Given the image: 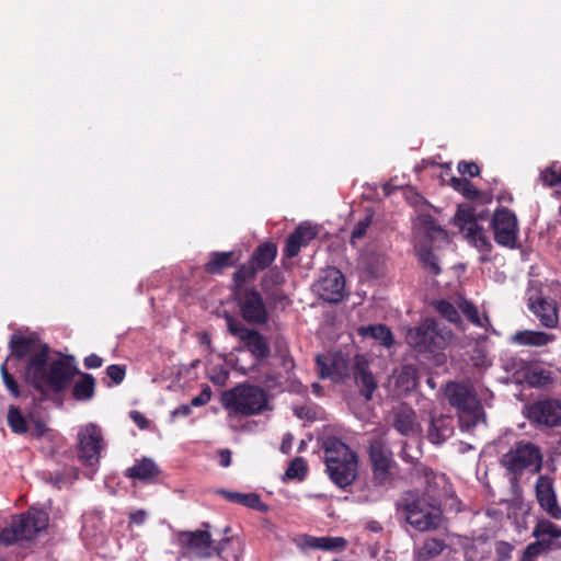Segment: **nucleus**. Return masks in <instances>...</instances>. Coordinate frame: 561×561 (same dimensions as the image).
Here are the masks:
<instances>
[{
  "label": "nucleus",
  "instance_id": "nucleus-62",
  "mask_svg": "<svg viewBox=\"0 0 561 561\" xmlns=\"http://www.w3.org/2000/svg\"><path fill=\"white\" fill-rule=\"evenodd\" d=\"M294 436L290 433L285 434L282 440L280 450L287 454L291 448Z\"/></svg>",
  "mask_w": 561,
  "mask_h": 561
},
{
  "label": "nucleus",
  "instance_id": "nucleus-19",
  "mask_svg": "<svg viewBox=\"0 0 561 561\" xmlns=\"http://www.w3.org/2000/svg\"><path fill=\"white\" fill-rule=\"evenodd\" d=\"M354 379L360 394L367 401L370 400L377 389V382L369 370L367 359L362 355L355 357Z\"/></svg>",
  "mask_w": 561,
  "mask_h": 561
},
{
  "label": "nucleus",
  "instance_id": "nucleus-49",
  "mask_svg": "<svg viewBox=\"0 0 561 561\" xmlns=\"http://www.w3.org/2000/svg\"><path fill=\"white\" fill-rule=\"evenodd\" d=\"M513 546L505 541H499L495 545V554L497 561H508L512 557Z\"/></svg>",
  "mask_w": 561,
  "mask_h": 561
},
{
  "label": "nucleus",
  "instance_id": "nucleus-9",
  "mask_svg": "<svg viewBox=\"0 0 561 561\" xmlns=\"http://www.w3.org/2000/svg\"><path fill=\"white\" fill-rule=\"evenodd\" d=\"M368 453L375 481L382 485L389 483L392 480L391 467L394 460L385 435L376 436L369 442Z\"/></svg>",
  "mask_w": 561,
  "mask_h": 561
},
{
  "label": "nucleus",
  "instance_id": "nucleus-8",
  "mask_svg": "<svg viewBox=\"0 0 561 561\" xmlns=\"http://www.w3.org/2000/svg\"><path fill=\"white\" fill-rule=\"evenodd\" d=\"M104 447L102 433L95 424H87L78 432V458L87 466V477L90 479L96 471L101 451Z\"/></svg>",
  "mask_w": 561,
  "mask_h": 561
},
{
  "label": "nucleus",
  "instance_id": "nucleus-46",
  "mask_svg": "<svg viewBox=\"0 0 561 561\" xmlns=\"http://www.w3.org/2000/svg\"><path fill=\"white\" fill-rule=\"evenodd\" d=\"M453 187L458 192L462 193L467 197H474L477 195L476 188L472 184L466 179L454 178L451 180Z\"/></svg>",
  "mask_w": 561,
  "mask_h": 561
},
{
  "label": "nucleus",
  "instance_id": "nucleus-39",
  "mask_svg": "<svg viewBox=\"0 0 561 561\" xmlns=\"http://www.w3.org/2000/svg\"><path fill=\"white\" fill-rule=\"evenodd\" d=\"M232 252H214L210 260L206 263V271L209 273H219L222 268L232 265Z\"/></svg>",
  "mask_w": 561,
  "mask_h": 561
},
{
  "label": "nucleus",
  "instance_id": "nucleus-32",
  "mask_svg": "<svg viewBox=\"0 0 561 561\" xmlns=\"http://www.w3.org/2000/svg\"><path fill=\"white\" fill-rule=\"evenodd\" d=\"M158 472L157 465L151 459L144 458L127 470V476L142 481H150L158 476Z\"/></svg>",
  "mask_w": 561,
  "mask_h": 561
},
{
  "label": "nucleus",
  "instance_id": "nucleus-14",
  "mask_svg": "<svg viewBox=\"0 0 561 561\" xmlns=\"http://www.w3.org/2000/svg\"><path fill=\"white\" fill-rule=\"evenodd\" d=\"M536 499L539 506L552 518L561 519V506L558 503L552 479L540 476L536 482Z\"/></svg>",
  "mask_w": 561,
  "mask_h": 561
},
{
  "label": "nucleus",
  "instance_id": "nucleus-11",
  "mask_svg": "<svg viewBox=\"0 0 561 561\" xmlns=\"http://www.w3.org/2000/svg\"><path fill=\"white\" fill-rule=\"evenodd\" d=\"M526 416L533 423L554 427L561 424V400L547 398L526 407Z\"/></svg>",
  "mask_w": 561,
  "mask_h": 561
},
{
  "label": "nucleus",
  "instance_id": "nucleus-52",
  "mask_svg": "<svg viewBox=\"0 0 561 561\" xmlns=\"http://www.w3.org/2000/svg\"><path fill=\"white\" fill-rule=\"evenodd\" d=\"M106 374L115 383H121L125 377V369L119 365H110Z\"/></svg>",
  "mask_w": 561,
  "mask_h": 561
},
{
  "label": "nucleus",
  "instance_id": "nucleus-53",
  "mask_svg": "<svg viewBox=\"0 0 561 561\" xmlns=\"http://www.w3.org/2000/svg\"><path fill=\"white\" fill-rule=\"evenodd\" d=\"M458 171L461 174H469L470 176H476L479 174V167L473 162L461 161L458 164Z\"/></svg>",
  "mask_w": 561,
  "mask_h": 561
},
{
  "label": "nucleus",
  "instance_id": "nucleus-37",
  "mask_svg": "<svg viewBox=\"0 0 561 561\" xmlns=\"http://www.w3.org/2000/svg\"><path fill=\"white\" fill-rule=\"evenodd\" d=\"M433 307L448 322L454 323L456 327L461 325L459 312L449 301L435 300L433 301Z\"/></svg>",
  "mask_w": 561,
  "mask_h": 561
},
{
  "label": "nucleus",
  "instance_id": "nucleus-47",
  "mask_svg": "<svg viewBox=\"0 0 561 561\" xmlns=\"http://www.w3.org/2000/svg\"><path fill=\"white\" fill-rule=\"evenodd\" d=\"M370 221H371L370 217L366 216L364 219H362L357 222V225L355 226V228L352 232V236H351V242L353 244H355L357 240H359L364 237V234L367 231V228L370 225Z\"/></svg>",
  "mask_w": 561,
  "mask_h": 561
},
{
  "label": "nucleus",
  "instance_id": "nucleus-38",
  "mask_svg": "<svg viewBox=\"0 0 561 561\" xmlns=\"http://www.w3.org/2000/svg\"><path fill=\"white\" fill-rule=\"evenodd\" d=\"M73 397L78 400H89L94 393V379L91 375L83 377L73 387Z\"/></svg>",
  "mask_w": 561,
  "mask_h": 561
},
{
  "label": "nucleus",
  "instance_id": "nucleus-16",
  "mask_svg": "<svg viewBox=\"0 0 561 561\" xmlns=\"http://www.w3.org/2000/svg\"><path fill=\"white\" fill-rule=\"evenodd\" d=\"M344 287V276L336 268H329L317 284L319 295L329 302L340 301L343 297Z\"/></svg>",
  "mask_w": 561,
  "mask_h": 561
},
{
  "label": "nucleus",
  "instance_id": "nucleus-3",
  "mask_svg": "<svg viewBox=\"0 0 561 561\" xmlns=\"http://www.w3.org/2000/svg\"><path fill=\"white\" fill-rule=\"evenodd\" d=\"M324 462L330 479L340 488L352 484L357 476V457L342 440L329 438L324 443Z\"/></svg>",
  "mask_w": 561,
  "mask_h": 561
},
{
  "label": "nucleus",
  "instance_id": "nucleus-6",
  "mask_svg": "<svg viewBox=\"0 0 561 561\" xmlns=\"http://www.w3.org/2000/svg\"><path fill=\"white\" fill-rule=\"evenodd\" d=\"M402 506L407 522L419 531L434 530L443 522L440 508L423 497L407 496Z\"/></svg>",
  "mask_w": 561,
  "mask_h": 561
},
{
  "label": "nucleus",
  "instance_id": "nucleus-36",
  "mask_svg": "<svg viewBox=\"0 0 561 561\" xmlns=\"http://www.w3.org/2000/svg\"><path fill=\"white\" fill-rule=\"evenodd\" d=\"M8 425L15 434H25L28 431V422L22 415L19 408L11 405L8 410Z\"/></svg>",
  "mask_w": 561,
  "mask_h": 561
},
{
  "label": "nucleus",
  "instance_id": "nucleus-15",
  "mask_svg": "<svg viewBox=\"0 0 561 561\" xmlns=\"http://www.w3.org/2000/svg\"><path fill=\"white\" fill-rule=\"evenodd\" d=\"M242 317L251 323H264L267 320V310L261 295L256 290H247L239 298Z\"/></svg>",
  "mask_w": 561,
  "mask_h": 561
},
{
  "label": "nucleus",
  "instance_id": "nucleus-2",
  "mask_svg": "<svg viewBox=\"0 0 561 561\" xmlns=\"http://www.w3.org/2000/svg\"><path fill=\"white\" fill-rule=\"evenodd\" d=\"M449 404L457 409L461 432L472 434L485 425V413L471 388L460 382H449L445 388Z\"/></svg>",
  "mask_w": 561,
  "mask_h": 561
},
{
  "label": "nucleus",
  "instance_id": "nucleus-23",
  "mask_svg": "<svg viewBox=\"0 0 561 561\" xmlns=\"http://www.w3.org/2000/svg\"><path fill=\"white\" fill-rule=\"evenodd\" d=\"M392 415V425L400 434L410 435L417 432L415 412L410 407L399 405L393 409Z\"/></svg>",
  "mask_w": 561,
  "mask_h": 561
},
{
  "label": "nucleus",
  "instance_id": "nucleus-10",
  "mask_svg": "<svg viewBox=\"0 0 561 561\" xmlns=\"http://www.w3.org/2000/svg\"><path fill=\"white\" fill-rule=\"evenodd\" d=\"M502 465L512 472L526 468L537 471L541 467V455L534 444L520 442L503 456Z\"/></svg>",
  "mask_w": 561,
  "mask_h": 561
},
{
  "label": "nucleus",
  "instance_id": "nucleus-29",
  "mask_svg": "<svg viewBox=\"0 0 561 561\" xmlns=\"http://www.w3.org/2000/svg\"><path fill=\"white\" fill-rule=\"evenodd\" d=\"M446 545L443 540L436 538H427L424 540L422 546L414 551L415 561H428L437 556H439Z\"/></svg>",
  "mask_w": 561,
  "mask_h": 561
},
{
  "label": "nucleus",
  "instance_id": "nucleus-12",
  "mask_svg": "<svg viewBox=\"0 0 561 561\" xmlns=\"http://www.w3.org/2000/svg\"><path fill=\"white\" fill-rule=\"evenodd\" d=\"M495 241L503 247L514 248L518 232L517 220L507 209L495 211L492 219Z\"/></svg>",
  "mask_w": 561,
  "mask_h": 561
},
{
  "label": "nucleus",
  "instance_id": "nucleus-17",
  "mask_svg": "<svg viewBox=\"0 0 561 561\" xmlns=\"http://www.w3.org/2000/svg\"><path fill=\"white\" fill-rule=\"evenodd\" d=\"M317 366L321 378L342 380L348 374L347 359L341 354L318 355Z\"/></svg>",
  "mask_w": 561,
  "mask_h": 561
},
{
  "label": "nucleus",
  "instance_id": "nucleus-44",
  "mask_svg": "<svg viewBox=\"0 0 561 561\" xmlns=\"http://www.w3.org/2000/svg\"><path fill=\"white\" fill-rule=\"evenodd\" d=\"M11 360V357H9L2 365H1V375L2 380L7 389L11 392L12 396L19 397L20 396V389L16 380L13 378V376L8 370V363Z\"/></svg>",
  "mask_w": 561,
  "mask_h": 561
},
{
  "label": "nucleus",
  "instance_id": "nucleus-56",
  "mask_svg": "<svg viewBox=\"0 0 561 561\" xmlns=\"http://www.w3.org/2000/svg\"><path fill=\"white\" fill-rule=\"evenodd\" d=\"M401 458L407 462H414L419 459V451L414 450V453L410 451V445L405 442L401 449Z\"/></svg>",
  "mask_w": 561,
  "mask_h": 561
},
{
  "label": "nucleus",
  "instance_id": "nucleus-4",
  "mask_svg": "<svg viewBox=\"0 0 561 561\" xmlns=\"http://www.w3.org/2000/svg\"><path fill=\"white\" fill-rule=\"evenodd\" d=\"M48 523V513L32 507L20 516H13L10 526L0 530V543L10 546L19 541L32 540L46 530Z\"/></svg>",
  "mask_w": 561,
  "mask_h": 561
},
{
  "label": "nucleus",
  "instance_id": "nucleus-41",
  "mask_svg": "<svg viewBox=\"0 0 561 561\" xmlns=\"http://www.w3.org/2000/svg\"><path fill=\"white\" fill-rule=\"evenodd\" d=\"M417 254L424 267L427 268L431 273L437 275L440 272L437 257L430 249L420 244L417 248Z\"/></svg>",
  "mask_w": 561,
  "mask_h": 561
},
{
  "label": "nucleus",
  "instance_id": "nucleus-5",
  "mask_svg": "<svg viewBox=\"0 0 561 561\" xmlns=\"http://www.w3.org/2000/svg\"><path fill=\"white\" fill-rule=\"evenodd\" d=\"M222 405L230 414L252 415L261 413L267 404L266 394L260 388L240 385L222 393Z\"/></svg>",
  "mask_w": 561,
  "mask_h": 561
},
{
  "label": "nucleus",
  "instance_id": "nucleus-13",
  "mask_svg": "<svg viewBox=\"0 0 561 561\" xmlns=\"http://www.w3.org/2000/svg\"><path fill=\"white\" fill-rule=\"evenodd\" d=\"M457 218L466 239L481 252H489L491 243L469 210H458Z\"/></svg>",
  "mask_w": 561,
  "mask_h": 561
},
{
  "label": "nucleus",
  "instance_id": "nucleus-31",
  "mask_svg": "<svg viewBox=\"0 0 561 561\" xmlns=\"http://www.w3.org/2000/svg\"><path fill=\"white\" fill-rule=\"evenodd\" d=\"M358 333L365 337H371L380 342L381 345L390 347L393 344V335L390 329L383 324L360 327Z\"/></svg>",
  "mask_w": 561,
  "mask_h": 561
},
{
  "label": "nucleus",
  "instance_id": "nucleus-63",
  "mask_svg": "<svg viewBox=\"0 0 561 561\" xmlns=\"http://www.w3.org/2000/svg\"><path fill=\"white\" fill-rule=\"evenodd\" d=\"M131 417L140 428L147 427L148 422L139 412L133 411Z\"/></svg>",
  "mask_w": 561,
  "mask_h": 561
},
{
  "label": "nucleus",
  "instance_id": "nucleus-35",
  "mask_svg": "<svg viewBox=\"0 0 561 561\" xmlns=\"http://www.w3.org/2000/svg\"><path fill=\"white\" fill-rule=\"evenodd\" d=\"M276 247L271 243L260 245L252 255V264L260 271L266 268L276 256Z\"/></svg>",
  "mask_w": 561,
  "mask_h": 561
},
{
  "label": "nucleus",
  "instance_id": "nucleus-54",
  "mask_svg": "<svg viewBox=\"0 0 561 561\" xmlns=\"http://www.w3.org/2000/svg\"><path fill=\"white\" fill-rule=\"evenodd\" d=\"M228 329L233 335H237L240 340H242L244 333L249 331V329L233 321L232 318H228Z\"/></svg>",
  "mask_w": 561,
  "mask_h": 561
},
{
  "label": "nucleus",
  "instance_id": "nucleus-7",
  "mask_svg": "<svg viewBox=\"0 0 561 561\" xmlns=\"http://www.w3.org/2000/svg\"><path fill=\"white\" fill-rule=\"evenodd\" d=\"M451 340L449 332H442L435 319L426 318L405 334L407 343L419 352L443 348Z\"/></svg>",
  "mask_w": 561,
  "mask_h": 561
},
{
  "label": "nucleus",
  "instance_id": "nucleus-24",
  "mask_svg": "<svg viewBox=\"0 0 561 561\" xmlns=\"http://www.w3.org/2000/svg\"><path fill=\"white\" fill-rule=\"evenodd\" d=\"M386 263V255L382 250L377 247L366 248L359 256V265L363 267L369 276L378 277Z\"/></svg>",
  "mask_w": 561,
  "mask_h": 561
},
{
  "label": "nucleus",
  "instance_id": "nucleus-59",
  "mask_svg": "<svg viewBox=\"0 0 561 561\" xmlns=\"http://www.w3.org/2000/svg\"><path fill=\"white\" fill-rule=\"evenodd\" d=\"M191 405L190 404H182L179 408L174 409L171 413V417L175 419L178 416H187L191 414Z\"/></svg>",
  "mask_w": 561,
  "mask_h": 561
},
{
  "label": "nucleus",
  "instance_id": "nucleus-61",
  "mask_svg": "<svg viewBox=\"0 0 561 561\" xmlns=\"http://www.w3.org/2000/svg\"><path fill=\"white\" fill-rule=\"evenodd\" d=\"M305 545L310 548L321 549L322 550V537H306Z\"/></svg>",
  "mask_w": 561,
  "mask_h": 561
},
{
  "label": "nucleus",
  "instance_id": "nucleus-33",
  "mask_svg": "<svg viewBox=\"0 0 561 561\" xmlns=\"http://www.w3.org/2000/svg\"><path fill=\"white\" fill-rule=\"evenodd\" d=\"M524 378L531 387H545L553 382V373L549 369L534 366L525 371Z\"/></svg>",
  "mask_w": 561,
  "mask_h": 561
},
{
  "label": "nucleus",
  "instance_id": "nucleus-64",
  "mask_svg": "<svg viewBox=\"0 0 561 561\" xmlns=\"http://www.w3.org/2000/svg\"><path fill=\"white\" fill-rule=\"evenodd\" d=\"M268 279H271L273 284H279L282 282V276L278 273H272L268 276Z\"/></svg>",
  "mask_w": 561,
  "mask_h": 561
},
{
  "label": "nucleus",
  "instance_id": "nucleus-34",
  "mask_svg": "<svg viewBox=\"0 0 561 561\" xmlns=\"http://www.w3.org/2000/svg\"><path fill=\"white\" fill-rule=\"evenodd\" d=\"M417 385V370L413 365H404L400 368L396 377V386L400 391L409 392L415 389Z\"/></svg>",
  "mask_w": 561,
  "mask_h": 561
},
{
  "label": "nucleus",
  "instance_id": "nucleus-43",
  "mask_svg": "<svg viewBox=\"0 0 561 561\" xmlns=\"http://www.w3.org/2000/svg\"><path fill=\"white\" fill-rule=\"evenodd\" d=\"M540 179L548 186H561V167L557 168L556 164H552L550 168L541 172Z\"/></svg>",
  "mask_w": 561,
  "mask_h": 561
},
{
  "label": "nucleus",
  "instance_id": "nucleus-51",
  "mask_svg": "<svg viewBox=\"0 0 561 561\" xmlns=\"http://www.w3.org/2000/svg\"><path fill=\"white\" fill-rule=\"evenodd\" d=\"M210 398H211V390H210V387L206 385V386H204V388L201 391V393L198 396L194 397L191 400L190 405L191 407H202V405H205L206 403H208Z\"/></svg>",
  "mask_w": 561,
  "mask_h": 561
},
{
  "label": "nucleus",
  "instance_id": "nucleus-20",
  "mask_svg": "<svg viewBox=\"0 0 561 561\" xmlns=\"http://www.w3.org/2000/svg\"><path fill=\"white\" fill-rule=\"evenodd\" d=\"M528 308L539 319L543 327L548 329H554L558 327L559 316L553 300H548L542 297H537L536 299L529 297Z\"/></svg>",
  "mask_w": 561,
  "mask_h": 561
},
{
  "label": "nucleus",
  "instance_id": "nucleus-45",
  "mask_svg": "<svg viewBox=\"0 0 561 561\" xmlns=\"http://www.w3.org/2000/svg\"><path fill=\"white\" fill-rule=\"evenodd\" d=\"M550 547L540 541L539 539L536 542L529 543L523 553L522 561H535V559L545 550Z\"/></svg>",
  "mask_w": 561,
  "mask_h": 561
},
{
  "label": "nucleus",
  "instance_id": "nucleus-26",
  "mask_svg": "<svg viewBox=\"0 0 561 561\" xmlns=\"http://www.w3.org/2000/svg\"><path fill=\"white\" fill-rule=\"evenodd\" d=\"M512 342L523 346L542 347L556 341V335L543 331L524 330L512 336Z\"/></svg>",
  "mask_w": 561,
  "mask_h": 561
},
{
  "label": "nucleus",
  "instance_id": "nucleus-21",
  "mask_svg": "<svg viewBox=\"0 0 561 561\" xmlns=\"http://www.w3.org/2000/svg\"><path fill=\"white\" fill-rule=\"evenodd\" d=\"M413 229L419 243H421L423 239H427L431 242L446 239L445 230L442 229L430 215L422 214L417 216L414 220Z\"/></svg>",
  "mask_w": 561,
  "mask_h": 561
},
{
  "label": "nucleus",
  "instance_id": "nucleus-50",
  "mask_svg": "<svg viewBox=\"0 0 561 561\" xmlns=\"http://www.w3.org/2000/svg\"><path fill=\"white\" fill-rule=\"evenodd\" d=\"M259 270L250 262L249 265L241 266L236 273L234 278L236 282L242 283L245 279L252 277Z\"/></svg>",
  "mask_w": 561,
  "mask_h": 561
},
{
  "label": "nucleus",
  "instance_id": "nucleus-28",
  "mask_svg": "<svg viewBox=\"0 0 561 561\" xmlns=\"http://www.w3.org/2000/svg\"><path fill=\"white\" fill-rule=\"evenodd\" d=\"M220 494L225 496L230 502L241 504L245 507L254 508L257 511H265L266 506L261 501L260 496L256 493H239V492H230L226 490L219 491Z\"/></svg>",
  "mask_w": 561,
  "mask_h": 561
},
{
  "label": "nucleus",
  "instance_id": "nucleus-57",
  "mask_svg": "<svg viewBox=\"0 0 561 561\" xmlns=\"http://www.w3.org/2000/svg\"><path fill=\"white\" fill-rule=\"evenodd\" d=\"M147 512L138 510L129 515V524L142 525L146 522Z\"/></svg>",
  "mask_w": 561,
  "mask_h": 561
},
{
  "label": "nucleus",
  "instance_id": "nucleus-55",
  "mask_svg": "<svg viewBox=\"0 0 561 561\" xmlns=\"http://www.w3.org/2000/svg\"><path fill=\"white\" fill-rule=\"evenodd\" d=\"M46 425L41 421H33L32 425L28 424V431L31 436L33 437H41L46 432Z\"/></svg>",
  "mask_w": 561,
  "mask_h": 561
},
{
  "label": "nucleus",
  "instance_id": "nucleus-27",
  "mask_svg": "<svg viewBox=\"0 0 561 561\" xmlns=\"http://www.w3.org/2000/svg\"><path fill=\"white\" fill-rule=\"evenodd\" d=\"M241 341L257 360H262L268 356V343L265 337L257 331L249 330L247 333H244V336Z\"/></svg>",
  "mask_w": 561,
  "mask_h": 561
},
{
  "label": "nucleus",
  "instance_id": "nucleus-25",
  "mask_svg": "<svg viewBox=\"0 0 561 561\" xmlns=\"http://www.w3.org/2000/svg\"><path fill=\"white\" fill-rule=\"evenodd\" d=\"M454 434L453 420L449 416L439 415L431 419L427 438L431 443L439 445Z\"/></svg>",
  "mask_w": 561,
  "mask_h": 561
},
{
  "label": "nucleus",
  "instance_id": "nucleus-58",
  "mask_svg": "<svg viewBox=\"0 0 561 561\" xmlns=\"http://www.w3.org/2000/svg\"><path fill=\"white\" fill-rule=\"evenodd\" d=\"M103 364V359L98 356L96 354H90L84 359V366L89 369L91 368H99Z\"/></svg>",
  "mask_w": 561,
  "mask_h": 561
},
{
  "label": "nucleus",
  "instance_id": "nucleus-40",
  "mask_svg": "<svg viewBox=\"0 0 561 561\" xmlns=\"http://www.w3.org/2000/svg\"><path fill=\"white\" fill-rule=\"evenodd\" d=\"M459 308L467 319L477 327H486L489 320L486 317H480L477 308L469 301H462L459 304Z\"/></svg>",
  "mask_w": 561,
  "mask_h": 561
},
{
  "label": "nucleus",
  "instance_id": "nucleus-60",
  "mask_svg": "<svg viewBox=\"0 0 561 561\" xmlns=\"http://www.w3.org/2000/svg\"><path fill=\"white\" fill-rule=\"evenodd\" d=\"M219 465L221 467H229L231 463V453L229 449H221L219 450Z\"/></svg>",
  "mask_w": 561,
  "mask_h": 561
},
{
  "label": "nucleus",
  "instance_id": "nucleus-30",
  "mask_svg": "<svg viewBox=\"0 0 561 561\" xmlns=\"http://www.w3.org/2000/svg\"><path fill=\"white\" fill-rule=\"evenodd\" d=\"M533 536L550 547L551 539L561 537V527L548 519H539L533 530Z\"/></svg>",
  "mask_w": 561,
  "mask_h": 561
},
{
  "label": "nucleus",
  "instance_id": "nucleus-48",
  "mask_svg": "<svg viewBox=\"0 0 561 561\" xmlns=\"http://www.w3.org/2000/svg\"><path fill=\"white\" fill-rule=\"evenodd\" d=\"M346 546L342 537H322V550H340Z\"/></svg>",
  "mask_w": 561,
  "mask_h": 561
},
{
  "label": "nucleus",
  "instance_id": "nucleus-22",
  "mask_svg": "<svg viewBox=\"0 0 561 561\" xmlns=\"http://www.w3.org/2000/svg\"><path fill=\"white\" fill-rule=\"evenodd\" d=\"M317 236V230L309 224L298 226L288 237L284 253L287 257L297 255L301 247H306Z\"/></svg>",
  "mask_w": 561,
  "mask_h": 561
},
{
  "label": "nucleus",
  "instance_id": "nucleus-18",
  "mask_svg": "<svg viewBox=\"0 0 561 561\" xmlns=\"http://www.w3.org/2000/svg\"><path fill=\"white\" fill-rule=\"evenodd\" d=\"M180 542L195 556L204 558L211 556L213 551H219L211 546L210 534L206 530L184 531L180 535Z\"/></svg>",
  "mask_w": 561,
  "mask_h": 561
},
{
  "label": "nucleus",
  "instance_id": "nucleus-42",
  "mask_svg": "<svg viewBox=\"0 0 561 561\" xmlns=\"http://www.w3.org/2000/svg\"><path fill=\"white\" fill-rule=\"evenodd\" d=\"M306 473L307 467L305 460L302 458H296L289 463L285 472V478L302 480Z\"/></svg>",
  "mask_w": 561,
  "mask_h": 561
},
{
  "label": "nucleus",
  "instance_id": "nucleus-1",
  "mask_svg": "<svg viewBox=\"0 0 561 561\" xmlns=\"http://www.w3.org/2000/svg\"><path fill=\"white\" fill-rule=\"evenodd\" d=\"M9 346L11 357H28L24 379L41 391H61L77 373L73 357L51 352L35 335L13 334Z\"/></svg>",
  "mask_w": 561,
  "mask_h": 561
}]
</instances>
